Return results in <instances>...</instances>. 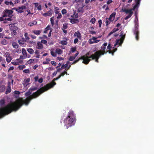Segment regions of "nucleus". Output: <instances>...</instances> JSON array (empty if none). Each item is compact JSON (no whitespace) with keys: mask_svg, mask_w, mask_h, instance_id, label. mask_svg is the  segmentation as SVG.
<instances>
[{"mask_svg":"<svg viewBox=\"0 0 154 154\" xmlns=\"http://www.w3.org/2000/svg\"><path fill=\"white\" fill-rule=\"evenodd\" d=\"M47 41L45 40H42L41 41V43L45 44H46L47 43Z\"/></svg>","mask_w":154,"mask_h":154,"instance_id":"56","label":"nucleus"},{"mask_svg":"<svg viewBox=\"0 0 154 154\" xmlns=\"http://www.w3.org/2000/svg\"><path fill=\"white\" fill-rule=\"evenodd\" d=\"M5 100L4 99H2L0 100V105L2 106L5 104Z\"/></svg>","mask_w":154,"mask_h":154,"instance_id":"32","label":"nucleus"},{"mask_svg":"<svg viewBox=\"0 0 154 154\" xmlns=\"http://www.w3.org/2000/svg\"><path fill=\"white\" fill-rule=\"evenodd\" d=\"M119 30V29L118 28H114L113 29L112 31L113 33H114V32H116L118 31Z\"/></svg>","mask_w":154,"mask_h":154,"instance_id":"55","label":"nucleus"},{"mask_svg":"<svg viewBox=\"0 0 154 154\" xmlns=\"http://www.w3.org/2000/svg\"><path fill=\"white\" fill-rule=\"evenodd\" d=\"M16 23H11L9 24L10 27V29L11 30H17L18 27L16 25Z\"/></svg>","mask_w":154,"mask_h":154,"instance_id":"11","label":"nucleus"},{"mask_svg":"<svg viewBox=\"0 0 154 154\" xmlns=\"http://www.w3.org/2000/svg\"><path fill=\"white\" fill-rule=\"evenodd\" d=\"M139 6V5L136 4L132 9H127L125 8L124 9H122L123 11L125 12L126 14H128V15L125 18V20H127L129 18H130L132 16L133 14V12L132 11L134 10L137 8H138Z\"/></svg>","mask_w":154,"mask_h":154,"instance_id":"4","label":"nucleus"},{"mask_svg":"<svg viewBox=\"0 0 154 154\" xmlns=\"http://www.w3.org/2000/svg\"><path fill=\"white\" fill-rule=\"evenodd\" d=\"M99 41L97 40L96 39L95 41L94 42H92V41H91L90 42V43L91 44H93L94 43H97Z\"/></svg>","mask_w":154,"mask_h":154,"instance_id":"57","label":"nucleus"},{"mask_svg":"<svg viewBox=\"0 0 154 154\" xmlns=\"http://www.w3.org/2000/svg\"><path fill=\"white\" fill-rule=\"evenodd\" d=\"M60 43L62 45H66L67 44V42L66 41H65V40L61 41L60 42Z\"/></svg>","mask_w":154,"mask_h":154,"instance_id":"38","label":"nucleus"},{"mask_svg":"<svg viewBox=\"0 0 154 154\" xmlns=\"http://www.w3.org/2000/svg\"><path fill=\"white\" fill-rule=\"evenodd\" d=\"M65 74L67 75V72L66 71L62 72L59 76L60 78L62 76H63Z\"/></svg>","mask_w":154,"mask_h":154,"instance_id":"37","label":"nucleus"},{"mask_svg":"<svg viewBox=\"0 0 154 154\" xmlns=\"http://www.w3.org/2000/svg\"><path fill=\"white\" fill-rule=\"evenodd\" d=\"M112 48V46L109 43L107 46V49L110 50Z\"/></svg>","mask_w":154,"mask_h":154,"instance_id":"53","label":"nucleus"},{"mask_svg":"<svg viewBox=\"0 0 154 154\" xmlns=\"http://www.w3.org/2000/svg\"><path fill=\"white\" fill-rule=\"evenodd\" d=\"M107 43L106 42L104 43L102 46L101 47V50L98 51H100L101 53H103L105 52L106 51L105 50L106 49V46L107 45Z\"/></svg>","mask_w":154,"mask_h":154,"instance_id":"12","label":"nucleus"},{"mask_svg":"<svg viewBox=\"0 0 154 154\" xmlns=\"http://www.w3.org/2000/svg\"><path fill=\"white\" fill-rule=\"evenodd\" d=\"M6 89V87L4 85H2L0 83V92H3Z\"/></svg>","mask_w":154,"mask_h":154,"instance_id":"14","label":"nucleus"},{"mask_svg":"<svg viewBox=\"0 0 154 154\" xmlns=\"http://www.w3.org/2000/svg\"><path fill=\"white\" fill-rule=\"evenodd\" d=\"M116 50H114V51H110V50L107 51L106 50V51L105 52L103 53H104V54H106L108 52H109V54H111L112 55H114V52Z\"/></svg>","mask_w":154,"mask_h":154,"instance_id":"28","label":"nucleus"},{"mask_svg":"<svg viewBox=\"0 0 154 154\" xmlns=\"http://www.w3.org/2000/svg\"><path fill=\"white\" fill-rule=\"evenodd\" d=\"M12 17V16L11 17H9L7 18H6V20H7L8 21H11L13 20V19L11 18Z\"/></svg>","mask_w":154,"mask_h":154,"instance_id":"59","label":"nucleus"},{"mask_svg":"<svg viewBox=\"0 0 154 154\" xmlns=\"http://www.w3.org/2000/svg\"><path fill=\"white\" fill-rule=\"evenodd\" d=\"M22 50V54L23 55L25 56L26 57H27V54L26 50L24 48H23Z\"/></svg>","mask_w":154,"mask_h":154,"instance_id":"24","label":"nucleus"},{"mask_svg":"<svg viewBox=\"0 0 154 154\" xmlns=\"http://www.w3.org/2000/svg\"><path fill=\"white\" fill-rule=\"evenodd\" d=\"M16 10L19 13H22L23 12V10H21V9H19V7L18 8H17Z\"/></svg>","mask_w":154,"mask_h":154,"instance_id":"42","label":"nucleus"},{"mask_svg":"<svg viewBox=\"0 0 154 154\" xmlns=\"http://www.w3.org/2000/svg\"><path fill=\"white\" fill-rule=\"evenodd\" d=\"M51 54L53 57H56L57 55L56 52H54V51H51Z\"/></svg>","mask_w":154,"mask_h":154,"instance_id":"35","label":"nucleus"},{"mask_svg":"<svg viewBox=\"0 0 154 154\" xmlns=\"http://www.w3.org/2000/svg\"><path fill=\"white\" fill-rule=\"evenodd\" d=\"M43 48V45L40 42H38L37 43V45L36 47V48L38 49H41Z\"/></svg>","mask_w":154,"mask_h":154,"instance_id":"17","label":"nucleus"},{"mask_svg":"<svg viewBox=\"0 0 154 154\" xmlns=\"http://www.w3.org/2000/svg\"><path fill=\"white\" fill-rule=\"evenodd\" d=\"M13 13V11L11 10H5L2 13V16L3 17H11L13 15L12 14Z\"/></svg>","mask_w":154,"mask_h":154,"instance_id":"8","label":"nucleus"},{"mask_svg":"<svg viewBox=\"0 0 154 154\" xmlns=\"http://www.w3.org/2000/svg\"><path fill=\"white\" fill-rule=\"evenodd\" d=\"M50 29V26L49 25H48L47 27L45 29V30L44 32V33H46L48 32V31Z\"/></svg>","mask_w":154,"mask_h":154,"instance_id":"27","label":"nucleus"},{"mask_svg":"<svg viewBox=\"0 0 154 154\" xmlns=\"http://www.w3.org/2000/svg\"><path fill=\"white\" fill-rule=\"evenodd\" d=\"M23 72L26 73H30V70L29 69H26L24 70Z\"/></svg>","mask_w":154,"mask_h":154,"instance_id":"40","label":"nucleus"},{"mask_svg":"<svg viewBox=\"0 0 154 154\" xmlns=\"http://www.w3.org/2000/svg\"><path fill=\"white\" fill-rule=\"evenodd\" d=\"M13 47L15 48H17L19 47L18 45L16 42H14L12 43Z\"/></svg>","mask_w":154,"mask_h":154,"instance_id":"25","label":"nucleus"},{"mask_svg":"<svg viewBox=\"0 0 154 154\" xmlns=\"http://www.w3.org/2000/svg\"><path fill=\"white\" fill-rule=\"evenodd\" d=\"M116 15V13L115 12L112 13L109 16L108 20L110 22L112 21L114 19Z\"/></svg>","mask_w":154,"mask_h":154,"instance_id":"13","label":"nucleus"},{"mask_svg":"<svg viewBox=\"0 0 154 154\" xmlns=\"http://www.w3.org/2000/svg\"><path fill=\"white\" fill-rule=\"evenodd\" d=\"M99 27L100 28L102 23V21L101 20H99L98 21Z\"/></svg>","mask_w":154,"mask_h":154,"instance_id":"48","label":"nucleus"},{"mask_svg":"<svg viewBox=\"0 0 154 154\" xmlns=\"http://www.w3.org/2000/svg\"><path fill=\"white\" fill-rule=\"evenodd\" d=\"M5 17H3L2 16V17H0V21H3L4 20H6V18H4Z\"/></svg>","mask_w":154,"mask_h":154,"instance_id":"46","label":"nucleus"},{"mask_svg":"<svg viewBox=\"0 0 154 154\" xmlns=\"http://www.w3.org/2000/svg\"><path fill=\"white\" fill-rule=\"evenodd\" d=\"M34 61V60L33 59H30L28 61V64H31Z\"/></svg>","mask_w":154,"mask_h":154,"instance_id":"54","label":"nucleus"},{"mask_svg":"<svg viewBox=\"0 0 154 154\" xmlns=\"http://www.w3.org/2000/svg\"><path fill=\"white\" fill-rule=\"evenodd\" d=\"M38 89V88L36 87H31L29 89V90L31 91H35L37 90Z\"/></svg>","mask_w":154,"mask_h":154,"instance_id":"34","label":"nucleus"},{"mask_svg":"<svg viewBox=\"0 0 154 154\" xmlns=\"http://www.w3.org/2000/svg\"><path fill=\"white\" fill-rule=\"evenodd\" d=\"M74 36H76L79 39L81 38V34L79 31L75 32L74 34Z\"/></svg>","mask_w":154,"mask_h":154,"instance_id":"18","label":"nucleus"},{"mask_svg":"<svg viewBox=\"0 0 154 154\" xmlns=\"http://www.w3.org/2000/svg\"><path fill=\"white\" fill-rule=\"evenodd\" d=\"M33 33L34 34L38 35L40 34L41 33V30H34L32 31Z\"/></svg>","mask_w":154,"mask_h":154,"instance_id":"19","label":"nucleus"},{"mask_svg":"<svg viewBox=\"0 0 154 154\" xmlns=\"http://www.w3.org/2000/svg\"><path fill=\"white\" fill-rule=\"evenodd\" d=\"M37 24V21H34L30 22L28 23V25L29 26H32L33 25H36Z\"/></svg>","mask_w":154,"mask_h":154,"instance_id":"22","label":"nucleus"},{"mask_svg":"<svg viewBox=\"0 0 154 154\" xmlns=\"http://www.w3.org/2000/svg\"><path fill=\"white\" fill-rule=\"evenodd\" d=\"M141 0H135L136 4H137L140 5V2Z\"/></svg>","mask_w":154,"mask_h":154,"instance_id":"60","label":"nucleus"},{"mask_svg":"<svg viewBox=\"0 0 154 154\" xmlns=\"http://www.w3.org/2000/svg\"><path fill=\"white\" fill-rule=\"evenodd\" d=\"M6 60L7 62L8 63L10 62L11 61L12 59L11 57V56H10V55H8V56L6 55Z\"/></svg>","mask_w":154,"mask_h":154,"instance_id":"20","label":"nucleus"},{"mask_svg":"<svg viewBox=\"0 0 154 154\" xmlns=\"http://www.w3.org/2000/svg\"><path fill=\"white\" fill-rule=\"evenodd\" d=\"M28 52L31 54H34V50L31 48H29L27 49Z\"/></svg>","mask_w":154,"mask_h":154,"instance_id":"21","label":"nucleus"},{"mask_svg":"<svg viewBox=\"0 0 154 154\" xmlns=\"http://www.w3.org/2000/svg\"><path fill=\"white\" fill-rule=\"evenodd\" d=\"M96 19L94 17H93L91 20L90 22L92 24H94L95 23Z\"/></svg>","mask_w":154,"mask_h":154,"instance_id":"36","label":"nucleus"},{"mask_svg":"<svg viewBox=\"0 0 154 154\" xmlns=\"http://www.w3.org/2000/svg\"><path fill=\"white\" fill-rule=\"evenodd\" d=\"M58 14V16L57 17V19H60L62 17V15L61 13H59Z\"/></svg>","mask_w":154,"mask_h":154,"instance_id":"47","label":"nucleus"},{"mask_svg":"<svg viewBox=\"0 0 154 154\" xmlns=\"http://www.w3.org/2000/svg\"><path fill=\"white\" fill-rule=\"evenodd\" d=\"M54 16H53L50 18V21L51 23V24L52 26H53L54 24Z\"/></svg>","mask_w":154,"mask_h":154,"instance_id":"30","label":"nucleus"},{"mask_svg":"<svg viewBox=\"0 0 154 154\" xmlns=\"http://www.w3.org/2000/svg\"><path fill=\"white\" fill-rule=\"evenodd\" d=\"M104 53H101L100 51H97L94 54H92L90 57H91L92 60L95 59V61L98 63V59L102 55H103Z\"/></svg>","mask_w":154,"mask_h":154,"instance_id":"6","label":"nucleus"},{"mask_svg":"<svg viewBox=\"0 0 154 154\" xmlns=\"http://www.w3.org/2000/svg\"><path fill=\"white\" fill-rule=\"evenodd\" d=\"M11 88H7L5 94H8L11 91Z\"/></svg>","mask_w":154,"mask_h":154,"instance_id":"29","label":"nucleus"},{"mask_svg":"<svg viewBox=\"0 0 154 154\" xmlns=\"http://www.w3.org/2000/svg\"><path fill=\"white\" fill-rule=\"evenodd\" d=\"M5 3L7 5H11L12 6H13L14 5L13 3L11 1H5Z\"/></svg>","mask_w":154,"mask_h":154,"instance_id":"23","label":"nucleus"},{"mask_svg":"<svg viewBox=\"0 0 154 154\" xmlns=\"http://www.w3.org/2000/svg\"><path fill=\"white\" fill-rule=\"evenodd\" d=\"M70 22L72 24L76 23L79 22V20L74 18L70 19Z\"/></svg>","mask_w":154,"mask_h":154,"instance_id":"15","label":"nucleus"},{"mask_svg":"<svg viewBox=\"0 0 154 154\" xmlns=\"http://www.w3.org/2000/svg\"><path fill=\"white\" fill-rule=\"evenodd\" d=\"M49 10L47 12L43 13H42V15L45 17H47V16H51L53 14H54L53 10L50 8H49Z\"/></svg>","mask_w":154,"mask_h":154,"instance_id":"10","label":"nucleus"},{"mask_svg":"<svg viewBox=\"0 0 154 154\" xmlns=\"http://www.w3.org/2000/svg\"><path fill=\"white\" fill-rule=\"evenodd\" d=\"M106 26H107L109 24H110V22L109 21L108 19L107 18H106Z\"/></svg>","mask_w":154,"mask_h":154,"instance_id":"51","label":"nucleus"},{"mask_svg":"<svg viewBox=\"0 0 154 154\" xmlns=\"http://www.w3.org/2000/svg\"><path fill=\"white\" fill-rule=\"evenodd\" d=\"M55 52L58 54H61L63 53V51L59 48H57L55 50Z\"/></svg>","mask_w":154,"mask_h":154,"instance_id":"16","label":"nucleus"},{"mask_svg":"<svg viewBox=\"0 0 154 154\" xmlns=\"http://www.w3.org/2000/svg\"><path fill=\"white\" fill-rule=\"evenodd\" d=\"M11 30V34L12 35H15L17 34L16 30Z\"/></svg>","mask_w":154,"mask_h":154,"instance_id":"39","label":"nucleus"},{"mask_svg":"<svg viewBox=\"0 0 154 154\" xmlns=\"http://www.w3.org/2000/svg\"><path fill=\"white\" fill-rule=\"evenodd\" d=\"M60 8L57 7H55L54 8V12L55 14H57L59 13L60 11H59Z\"/></svg>","mask_w":154,"mask_h":154,"instance_id":"26","label":"nucleus"},{"mask_svg":"<svg viewBox=\"0 0 154 154\" xmlns=\"http://www.w3.org/2000/svg\"><path fill=\"white\" fill-rule=\"evenodd\" d=\"M25 41V40L24 39H23L22 40H19L18 42L20 44L23 45L24 44Z\"/></svg>","mask_w":154,"mask_h":154,"instance_id":"33","label":"nucleus"},{"mask_svg":"<svg viewBox=\"0 0 154 154\" xmlns=\"http://www.w3.org/2000/svg\"><path fill=\"white\" fill-rule=\"evenodd\" d=\"M51 63L52 65H54V66H55L56 65V63L54 61H51Z\"/></svg>","mask_w":154,"mask_h":154,"instance_id":"61","label":"nucleus"},{"mask_svg":"<svg viewBox=\"0 0 154 154\" xmlns=\"http://www.w3.org/2000/svg\"><path fill=\"white\" fill-rule=\"evenodd\" d=\"M76 121V116L74 112L70 110L68 113V115L66 118L64 120V125L67 129L69 127L74 125Z\"/></svg>","mask_w":154,"mask_h":154,"instance_id":"2","label":"nucleus"},{"mask_svg":"<svg viewBox=\"0 0 154 154\" xmlns=\"http://www.w3.org/2000/svg\"><path fill=\"white\" fill-rule=\"evenodd\" d=\"M61 12L63 14H65L67 13V11L66 9H63L62 10Z\"/></svg>","mask_w":154,"mask_h":154,"instance_id":"43","label":"nucleus"},{"mask_svg":"<svg viewBox=\"0 0 154 154\" xmlns=\"http://www.w3.org/2000/svg\"><path fill=\"white\" fill-rule=\"evenodd\" d=\"M75 58H74V57L73 56H70L69 59V60L70 61H73Z\"/></svg>","mask_w":154,"mask_h":154,"instance_id":"44","label":"nucleus"},{"mask_svg":"<svg viewBox=\"0 0 154 154\" xmlns=\"http://www.w3.org/2000/svg\"><path fill=\"white\" fill-rule=\"evenodd\" d=\"M31 92L29 90L25 94L26 96H28L25 100L22 98L18 99L17 102H14L7 104L5 106L0 108V118L8 115L13 111H16L23 104L28 105L30 100L34 97L32 96L33 93L31 95Z\"/></svg>","mask_w":154,"mask_h":154,"instance_id":"1","label":"nucleus"},{"mask_svg":"<svg viewBox=\"0 0 154 154\" xmlns=\"http://www.w3.org/2000/svg\"><path fill=\"white\" fill-rule=\"evenodd\" d=\"M96 39H97L96 38L93 37L92 38L89 39V42L91 41H92V42H94Z\"/></svg>","mask_w":154,"mask_h":154,"instance_id":"52","label":"nucleus"},{"mask_svg":"<svg viewBox=\"0 0 154 154\" xmlns=\"http://www.w3.org/2000/svg\"><path fill=\"white\" fill-rule=\"evenodd\" d=\"M60 78L58 76L57 77L54 78L53 81L50 83L47 84L46 85L42 87L40 89H38L34 93L32 96L34 97H38L42 93L48 90L50 88H53L56 85V83L54 81L60 79Z\"/></svg>","mask_w":154,"mask_h":154,"instance_id":"3","label":"nucleus"},{"mask_svg":"<svg viewBox=\"0 0 154 154\" xmlns=\"http://www.w3.org/2000/svg\"><path fill=\"white\" fill-rule=\"evenodd\" d=\"M123 31H121V35L120 36H121V39L117 40L116 41V43L114 45L115 47L117 45L119 44L120 45H121L123 42V41L125 38V34L123 35Z\"/></svg>","mask_w":154,"mask_h":154,"instance_id":"9","label":"nucleus"},{"mask_svg":"<svg viewBox=\"0 0 154 154\" xmlns=\"http://www.w3.org/2000/svg\"><path fill=\"white\" fill-rule=\"evenodd\" d=\"M1 43L3 45H6L7 44V41L5 39H3Z\"/></svg>","mask_w":154,"mask_h":154,"instance_id":"41","label":"nucleus"},{"mask_svg":"<svg viewBox=\"0 0 154 154\" xmlns=\"http://www.w3.org/2000/svg\"><path fill=\"white\" fill-rule=\"evenodd\" d=\"M11 63L14 65H17L19 64V63L18 62H16L15 61H12L11 62Z\"/></svg>","mask_w":154,"mask_h":154,"instance_id":"50","label":"nucleus"},{"mask_svg":"<svg viewBox=\"0 0 154 154\" xmlns=\"http://www.w3.org/2000/svg\"><path fill=\"white\" fill-rule=\"evenodd\" d=\"M135 26L134 29L133 30L134 35H135V38L138 41L139 39V35L140 32L139 30V24L138 23V20L137 19V20L136 19L134 21Z\"/></svg>","mask_w":154,"mask_h":154,"instance_id":"5","label":"nucleus"},{"mask_svg":"<svg viewBox=\"0 0 154 154\" xmlns=\"http://www.w3.org/2000/svg\"><path fill=\"white\" fill-rule=\"evenodd\" d=\"M24 36L26 40H29V38L28 36V34L27 33H25L24 34Z\"/></svg>","mask_w":154,"mask_h":154,"instance_id":"49","label":"nucleus"},{"mask_svg":"<svg viewBox=\"0 0 154 154\" xmlns=\"http://www.w3.org/2000/svg\"><path fill=\"white\" fill-rule=\"evenodd\" d=\"M70 63V62L69 61H67L65 64L62 65V67H63V68L64 67L65 68H66L68 67V64Z\"/></svg>","mask_w":154,"mask_h":154,"instance_id":"31","label":"nucleus"},{"mask_svg":"<svg viewBox=\"0 0 154 154\" xmlns=\"http://www.w3.org/2000/svg\"><path fill=\"white\" fill-rule=\"evenodd\" d=\"M57 72V70L56 71H55L52 74V76H55L56 75Z\"/></svg>","mask_w":154,"mask_h":154,"instance_id":"62","label":"nucleus"},{"mask_svg":"<svg viewBox=\"0 0 154 154\" xmlns=\"http://www.w3.org/2000/svg\"><path fill=\"white\" fill-rule=\"evenodd\" d=\"M19 9H21L22 10H23L25 9L26 8V6L25 5H23L21 7H19Z\"/></svg>","mask_w":154,"mask_h":154,"instance_id":"45","label":"nucleus"},{"mask_svg":"<svg viewBox=\"0 0 154 154\" xmlns=\"http://www.w3.org/2000/svg\"><path fill=\"white\" fill-rule=\"evenodd\" d=\"M37 9L39 11H41L42 10V6L41 5H40L37 7Z\"/></svg>","mask_w":154,"mask_h":154,"instance_id":"64","label":"nucleus"},{"mask_svg":"<svg viewBox=\"0 0 154 154\" xmlns=\"http://www.w3.org/2000/svg\"><path fill=\"white\" fill-rule=\"evenodd\" d=\"M71 51L72 52H74L76 50V48L75 47L72 48L71 49Z\"/></svg>","mask_w":154,"mask_h":154,"instance_id":"58","label":"nucleus"},{"mask_svg":"<svg viewBox=\"0 0 154 154\" xmlns=\"http://www.w3.org/2000/svg\"><path fill=\"white\" fill-rule=\"evenodd\" d=\"M78 41H79V40H78V38H75L74 40V44L77 43V42H78Z\"/></svg>","mask_w":154,"mask_h":154,"instance_id":"63","label":"nucleus"},{"mask_svg":"<svg viewBox=\"0 0 154 154\" xmlns=\"http://www.w3.org/2000/svg\"><path fill=\"white\" fill-rule=\"evenodd\" d=\"M89 55V53L88 52L85 55L81 57L83 58L82 60L83 61H82V63L85 64H87L91 60V57H90V56L88 57Z\"/></svg>","mask_w":154,"mask_h":154,"instance_id":"7","label":"nucleus"}]
</instances>
